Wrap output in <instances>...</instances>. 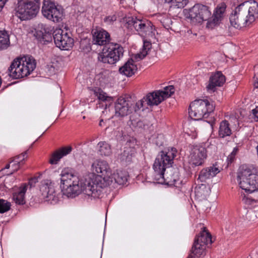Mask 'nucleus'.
I'll list each match as a JSON object with an SVG mask.
<instances>
[{"label": "nucleus", "mask_w": 258, "mask_h": 258, "mask_svg": "<svg viewBox=\"0 0 258 258\" xmlns=\"http://www.w3.org/2000/svg\"><path fill=\"white\" fill-rule=\"evenodd\" d=\"M121 22L128 29L133 28L143 37L152 36L154 30L152 23L146 19H140L137 17H125Z\"/></svg>", "instance_id": "nucleus-9"}, {"label": "nucleus", "mask_w": 258, "mask_h": 258, "mask_svg": "<svg viewBox=\"0 0 258 258\" xmlns=\"http://www.w3.org/2000/svg\"><path fill=\"white\" fill-rule=\"evenodd\" d=\"M252 113L255 118H258V106L251 110Z\"/></svg>", "instance_id": "nucleus-42"}, {"label": "nucleus", "mask_w": 258, "mask_h": 258, "mask_svg": "<svg viewBox=\"0 0 258 258\" xmlns=\"http://www.w3.org/2000/svg\"><path fill=\"white\" fill-rule=\"evenodd\" d=\"M133 104L128 97L120 96L114 103L115 115L123 117L133 112Z\"/></svg>", "instance_id": "nucleus-15"}, {"label": "nucleus", "mask_w": 258, "mask_h": 258, "mask_svg": "<svg viewBox=\"0 0 258 258\" xmlns=\"http://www.w3.org/2000/svg\"><path fill=\"white\" fill-rule=\"evenodd\" d=\"M10 168V164H7L6 166V169H9Z\"/></svg>", "instance_id": "nucleus-47"}, {"label": "nucleus", "mask_w": 258, "mask_h": 258, "mask_svg": "<svg viewBox=\"0 0 258 258\" xmlns=\"http://www.w3.org/2000/svg\"><path fill=\"white\" fill-rule=\"evenodd\" d=\"M10 45L9 36L6 31H0V50L5 49Z\"/></svg>", "instance_id": "nucleus-30"}, {"label": "nucleus", "mask_w": 258, "mask_h": 258, "mask_svg": "<svg viewBox=\"0 0 258 258\" xmlns=\"http://www.w3.org/2000/svg\"><path fill=\"white\" fill-rule=\"evenodd\" d=\"M219 172V169L215 165L204 168L201 171L198 179L201 182H205L207 179L214 177Z\"/></svg>", "instance_id": "nucleus-21"}, {"label": "nucleus", "mask_w": 258, "mask_h": 258, "mask_svg": "<svg viewBox=\"0 0 258 258\" xmlns=\"http://www.w3.org/2000/svg\"><path fill=\"white\" fill-rule=\"evenodd\" d=\"M137 66L129 59L119 69V72L127 77H131L137 71Z\"/></svg>", "instance_id": "nucleus-23"}, {"label": "nucleus", "mask_w": 258, "mask_h": 258, "mask_svg": "<svg viewBox=\"0 0 258 258\" xmlns=\"http://www.w3.org/2000/svg\"><path fill=\"white\" fill-rule=\"evenodd\" d=\"M135 153V149L131 147L130 144L126 143L124 148L123 152L120 155L119 158L121 161L126 163L130 162Z\"/></svg>", "instance_id": "nucleus-24"}, {"label": "nucleus", "mask_w": 258, "mask_h": 258, "mask_svg": "<svg viewBox=\"0 0 258 258\" xmlns=\"http://www.w3.org/2000/svg\"><path fill=\"white\" fill-rule=\"evenodd\" d=\"M242 201L245 204H251L254 202V200H253L252 199H250V198L244 195V196L242 198Z\"/></svg>", "instance_id": "nucleus-40"}, {"label": "nucleus", "mask_w": 258, "mask_h": 258, "mask_svg": "<svg viewBox=\"0 0 258 258\" xmlns=\"http://www.w3.org/2000/svg\"><path fill=\"white\" fill-rule=\"evenodd\" d=\"M51 32L50 27L43 24H40L34 35L41 44H46L52 41Z\"/></svg>", "instance_id": "nucleus-18"}, {"label": "nucleus", "mask_w": 258, "mask_h": 258, "mask_svg": "<svg viewBox=\"0 0 258 258\" xmlns=\"http://www.w3.org/2000/svg\"><path fill=\"white\" fill-rule=\"evenodd\" d=\"M99 152L101 155L109 156L112 153V149L110 145L105 142H100Z\"/></svg>", "instance_id": "nucleus-29"}, {"label": "nucleus", "mask_w": 258, "mask_h": 258, "mask_svg": "<svg viewBox=\"0 0 258 258\" xmlns=\"http://www.w3.org/2000/svg\"><path fill=\"white\" fill-rule=\"evenodd\" d=\"M54 42L60 49L68 50L73 46L74 40L62 29H56L53 32Z\"/></svg>", "instance_id": "nucleus-14"}, {"label": "nucleus", "mask_w": 258, "mask_h": 258, "mask_svg": "<svg viewBox=\"0 0 258 258\" xmlns=\"http://www.w3.org/2000/svg\"><path fill=\"white\" fill-rule=\"evenodd\" d=\"M170 3L171 4V6L182 8L186 5L187 0H172Z\"/></svg>", "instance_id": "nucleus-35"}, {"label": "nucleus", "mask_w": 258, "mask_h": 258, "mask_svg": "<svg viewBox=\"0 0 258 258\" xmlns=\"http://www.w3.org/2000/svg\"><path fill=\"white\" fill-rule=\"evenodd\" d=\"M40 190L44 199L51 204L55 203L57 198L55 194V190L51 181L46 180L41 185Z\"/></svg>", "instance_id": "nucleus-17"}, {"label": "nucleus", "mask_w": 258, "mask_h": 258, "mask_svg": "<svg viewBox=\"0 0 258 258\" xmlns=\"http://www.w3.org/2000/svg\"><path fill=\"white\" fill-rule=\"evenodd\" d=\"M258 18V4L255 1H248L238 5L232 13L229 20L231 25L236 29L250 24Z\"/></svg>", "instance_id": "nucleus-3"}, {"label": "nucleus", "mask_w": 258, "mask_h": 258, "mask_svg": "<svg viewBox=\"0 0 258 258\" xmlns=\"http://www.w3.org/2000/svg\"><path fill=\"white\" fill-rule=\"evenodd\" d=\"M202 186H204L205 187H206V185L205 184H202Z\"/></svg>", "instance_id": "nucleus-48"}, {"label": "nucleus", "mask_w": 258, "mask_h": 258, "mask_svg": "<svg viewBox=\"0 0 258 258\" xmlns=\"http://www.w3.org/2000/svg\"><path fill=\"white\" fill-rule=\"evenodd\" d=\"M189 162L195 166L202 165L207 158L206 148L200 145H191Z\"/></svg>", "instance_id": "nucleus-16"}, {"label": "nucleus", "mask_w": 258, "mask_h": 258, "mask_svg": "<svg viewBox=\"0 0 258 258\" xmlns=\"http://www.w3.org/2000/svg\"><path fill=\"white\" fill-rule=\"evenodd\" d=\"M147 55V52L142 51L140 53L133 54L129 60L135 63V62L139 61L143 59Z\"/></svg>", "instance_id": "nucleus-33"}, {"label": "nucleus", "mask_w": 258, "mask_h": 258, "mask_svg": "<svg viewBox=\"0 0 258 258\" xmlns=\"http://www.w3.org/2000/svg\"><path fill=\"white\" fill-rule=\"evenodd\" d=\"M147 97V94L142 99L139 100L135 105L132 107L133 111L134 110L135 112L138 111V110L142 109V110L143 111L145 110V108H147V106H156V105H150L148 103V101L146 99V98Z\"/></svg>", "instance_id": "nucleus-28"}, {"label": "nucleus", "mask_w": 258, "mask_h": 258, "mask_svg": "<svg viewBox=\"0 0 258 258\" xmlns=\"http://www.w3.org/2000/svg\"><path fill=\"white\" fill-rule=\"evenodd\" d=\"M27 154V151H25L24 152H23V153H22L21 155H18L17 156H16L14 159H13L11 162H13V161H16V162H18V164H19L20 163V161H16V159H19L21 157H23V158L22 159L21 161H23V160H24V156Z\"/></svg>", "instance_id": "nucleus-39"}, {"label": "nucleus", "mask_w": 258, "mask_h": 258, "mask_svg": "<svg viewBox=\"0 0 258 258\" xmlns=\"http://www.w3.org/2000/svg\"><path fill=\"white\" fill-rule=\"evenodd\" d=\"M226 8V6L224 3H221L217 6L212 17H210L207 20V27L208 28L212 29L219 25L223 18Z\"/></svg>", "instance_id": "nucleus-19"}, {"label": "nucleus", "mask_w": 258, "mask_h": 258, "mask_svg": "<svg viewBox=\"0 0 258 258\" xmlns=\"http://www.w3.org/2000/svg\"><path fill=\"white\" fill-rule=\"evenodd\" d=\"M11 203L6 200L0 199V213H3L10 209Z\"/></svg>", "instance_id": "nucleus-34"}, {"label": "nucleus", "mask_w": 258, "mask_h": 258, "mask_svg": "<svg viewBox=\"0 0 258 258\" xmlns=\"http://www.w3.org/2000/svg\"><path fill=\"white\" fill-rule=\"evenodd\" d=\"M231 134V130L229 127V124L227 120L222 121L220 124L219 130V136L220 138H224L227 136H229Z\"/></svg>", "instance_id": "nucleus-27"}, {"label": "nucleus", "mask_w": 258, "mask_h": 258, "mask_svg": "<svg viewBox=\"0 0 258 258\" xmlns=\"http://www.w3.org/2000/svg\"><path fill=\"white\" fill-rule=\"evenodd\" d=\"M215 105L207 99H198L192 102L189 107V115L195 120L207 118L213 112Z\"/></svg>", "instance_id": "nucleus-8"}, {"label": "nucleus", "mask_w": 258, "mask_h": 258, "mask_svg": "<svg viewBox=\"0 0 258 258\" xmlns=\"http://www.w3.org/2000/svg\"><path fill=\"white\" fill-rule=\"evenodd\" d=\"M91 171L94 174L84 181L66 170L60 175V188L64 195L74 198L81 192L94 198H99L102 189L112 182L113 174L108 164L105 161L96 160L92 164Z\"/></svg>", "instance_id": "nucleus-1"}, {"label": "nucleus", "mask_w": 258, "mask_h": 258, "mask_svg": "<svg viewBox=\"0 0 258 258\" xmlns=\"http://www.w3.org/2000/svg\"><path fill=\"white\" fill-rule=\"evenodd\" d=\"M225 82V77L220 72H218L210 78L209 83L207 86L208 91L214 92L216 87L222 86Z\"/></svg>", "instance_id": "nucleus-20"}, {"label": "nucleus", "mask_w": 258, "mask_h": 258, "mask_svg": "<svg viewBox=\"0 0 258 258\" xmlns=\"http://www.w3.org/2000/svg\"><path fill=\"white\" fill-rule=\"evenodd\" d=\"M203 229L200 235L195 238L190 253L187 258H200L204 253L206 245L212 243L211 235L207 231L206 227Z\"/></svg>", "instance_id": "nucleus-10"}, {"label": "nucleus", "mask_w": 258, "mask_h": 258, "mask_svg": "<svg viewBox=\"0 0 258 258\" xmlns=\"http://www.w3.org/2000/svg\"><path fill=\"white\" fill-rule=\"evenodd\" d=\"M174 93V87L169 86L165 87L164 90H156L148 93L146 99L149 104L157 106Z\"/></svg>", "instance_id": "nucleus-12"}, {"label": "nucleus", "mask_w": 258, "mask_h": 258, "mask_svg": "<svg viewBox=\"0 0 258 258\" xmlns=\"http://www.w3.org/2000/svg\"><path fill=\"white\" fill-rule=\"evenodd\" d=\"M94 93L99 100L107 101L111 99V97L108 96L106 93L100 88H96L94 90Z\"/></svg>", "instance_id": "nucleus-32"}, {"label": "nucleus", "mask_w": 258, "mask_h": 258, "mask_svg": "<svg viewBox=\"0 0 258 258\" xmlns=\"http://www.w3.org/2000/svg\"><path fill=\"white\" fill-rule=\"evenodd\" d=\"M237 179L240 187L246 192L251 193L258 190V175L252 173L250 169L240 167Z\"/></svg>", "instance_id": "nucleus-6"}, {"label": "nucleus", "mask_w": 258, "mask_h": 258, "mask_svg": "<svg viewBox=\"0 0 258 258\" xmlns=\"http://www.w3.org/2000/svg\"><path fill=\"white\" fill-rule=\"evenodd\" d=\"M128 173L124 170H117L114 173V180L118 184L123 185L127 180Z\"/></svg>", "instance_id": "nucleus-26"}, {"label": "nucleus", "mask_w": 258, "mask_h": 258, "mask_svg": "<svg viewBox=\"0 0 258 258\" xmlns=\"http://www.w3.org/2000/svg\"><path fill=\"white\" fill-rule=\"evenodd\" d=\"M7 1V0H0V11L3 8Z\"/></svg>", "instance_id": "nucleus-44"}, {"label": "nucleus", "mask_w": 258, "mask_h": 258, "mask_svg": "<svg viewBox=\"0 0 258 258\" xmlns=\"http://www.w3.org/2000/svg\"><path fill=\"white\" fill-rule=\"evenodd\" d=\"M43 15L54 22H59L63 16L62 10L51 2L44 1L42 8Z\"/></svg>", "instance_id": "nucleus-13"}, {"label": "nucleus", "mask_w": 258, "mask_h": 258, "mask_svg": "<svg viewBox=\"0 0 258 258\" xmlns=\"http://www.w3.org/2000/svg\"><path fill=\"white\" fill-rule=\"evenodd\" d=\"M38 182V177H34L31 178L29 181V184L30 185L31 187L34 186V185Z\"/></svg>", "instance_id": "nucleus-41"}, {"label": "nucleus", "mask_w": 258, "mask_h": 258, "mask_svg": "<svg viewBox=\"0 0 258 258\" xmlns=\"http://www.w3.org/2000/svg\"><path fill=\"white\" fill-rule=\"evenodd\" d=\"M113 117V116H111L109 117L108 118H102L101 119L99 122V126H102V122H103L105 125H106V127L105 130L107 131L110 126L111 125V123H110V119Z\"/></svg>", "instance_id": "nucleus-36"}, {"label": "nucleus", "mask_w": 258, "mask_h": 258, "mask_svg": "<svg viewBox=\"0 0 258 258\" xmlns=\"http://www.w3.org/2000/svg\"><path fill=\"white\" fill-rule=\"evenodd\" d=\"M94 44L104 45L99 60L104 63L113 64V44L109 43L110 34L103 29H96L92 31Z\"/></svg>", "instance_id": "nucleus-4"}, {"label": "nucleus", "mask_w": 258, "mask_h": 258, "mask_svg": "<svg viewBox=\"0 0 258 258\" xmlns=\"http://www.w3.org/2000/svg\"><path fill=\"white\" fill-rule=\"evenodd\" d=\"M36 68L35 60L31 56H27L14 60L9 68L10 77L19 79L27 76Z\"/></svg>", "instance_id": "nucleus-5"}, {"label": "nucleus", "mask_w": 258, "mask_h": 258, "mask_svg": "<svg viewBox=\"0 0 258 258\" xmlns=\"http://www.w3.org/2000/svg\"><path fill=\"white\" fill-rule=\"evenodd\" d=\"M172 0H165V2L170 3Z\"/></svg>", "instance_id": "nucleus-46"}, {"label": "nucleus", "mask_w": 258, "mask_h": 258, "mask_svg": "<svg viewBox=\"0 0 258 258\" xmlns=\"http://www.w3.org/2000/svg\"><path fill=\"white\" fill-rule=\"evenodd\" d=\"M123 48L120 44L114 43V63L123 56Z\"/></svg>", "instance_id": "nucleus-31"}, {"label": "nucleus", "mask_w": 258, "mask_h": 258, "mask_svg": "<svg viewBox=\"0 0 258 258\" xmlns=\"http://www.w3.org/2000/svg\"><path fill=\"white\" fill-rule=\"evenodd\" d=\"M177 150L174 148L162 151L159 153L153 164V168L157 175L160 178L166 180L168 184H175L179 180L178 172L173 169H169L165 173L166 169L169 168L173 163V160L176 156Z\"/></svg>", "instance_id": "nucleus-2"}, {"label": "nucleus", "mask_w": 258, "mask_h": 258, "mask_svg": "<svg viewBox=\"0 0 258 258\" xmlns=\"http://www.w3.org/2000/svg\"><path fill=\"white\" fill-rule=\"evenodd\" d=\"M211 15V12L208 6L197 4L189 11L188 18L192 23H200L207 21Z\"/></svg>", "instance_id": "nucleus-11"}, {"label": "nucleus", "mask_w": 258, "mask_h": 258, "mask_svg": "<svg viewBox=\"0 0 258 258\" xmlns=\"http://www.w3.org/2000/svg\"><path fill=\"white\" fill-rule=\"evenodd\" d=\"M105 108L104 111H103L102 113L104 116H106V114L107 113V104H105Z\"/></svg>", "instance_id": "nucleus-45"}, {"label": "nucleus", "mask_w": 258, "mask_h": 258, "mask_svg": "<svg viewBox=\"0 0 258 258\" xmlns=\"http://www.w3.org/2000/svg\"><path fill=\"white\" fill-rule=\"evenodd\" d=\"M40 4V0H18L16 15L21 20L30 19L38 13Z\"/></svg>", "instance_id": "nucleus-7"}, {"label": "nucleus", "mask_w": 258, "mask_h": 258, "mask_svg": "<svg viewBox=\"0 0 258 258\" xmlns=\"http://www.w3.org/2000/svg\"><path fill=\"white\" fill-rule=\"evenodd\" d=\"M151 46L152 44L150 42L147 40H144L142 51H145L148 53V51L151 49Z\"/></svg>", "instance_id": "nucleus-37"}, {"label": "nucleus", "mask_w": 258, "mask_h": 258, "mask_svg": "<svg viewBox=\"0 0 258 258\" xmlns=\"http://www.w3.org/2000/svg\"><path fill=\"white\" fill-rule=\"evenodd\" d=\"M27 185L23 184L20 187L18 191L13 194V200L17 204L23 205L25 203V194L27 190Z\"/></svg>", "instance_id": "nucleus-25"}, {"label": "nucleus", "mask_w": 258, "mask_h": 258, "mask_svg": "<svg viewBox=\"0 0 258 258\" xmlns=\"http://www.w3.org/2000/svg\"><path fill=\"white\" fill-rule=\"evenodd\" d=\"M254 78L255 79L254 86H255V88H258V74H255Z\"/></svg>", "instance_id": "nucleus-43"}, {"label": "nucleus", "mask_w": 258, "mask_h": 258, "mask_svg": "<svg viewBox=\"0 0 258 258\" xmlns=\"http://www.w3.org/2000/svg\"><path fill=\"white\" fill-rule=\"evenodd\" d=\"M237 151H238V149L237 148H234V149H233V151L232 152V153H231V154L227 158V159L228 160L229 162L231 163L232 162Z\"/></svg>", "instance_id": "nucleus-38"}, {"label": "nucleus", "mask_w": 258, "mask_h": 258, "mask_svg": "<svg viewBox=\"0 0 258 258\" xmlns=\"http://www.w3.org/2000/svg\"><path fill=\"white\" fill-rule=\"evenodd\" d=\"M72 150L71 146L61 148V149L55 151L52 155L49 160V162L51 164H56L58 161L63 156L70 154Z\"/></svg>", "instance_id": "nucleus-22"}]
</instances>
